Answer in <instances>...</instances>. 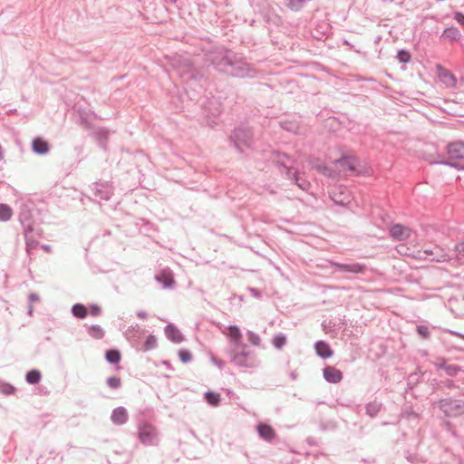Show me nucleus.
<instances>
[{"mask_svg":"<svg viewBox=\"0 0 464 464\" xmlns=\"http://www.w3.org/2000/svg\"><path fill=\"white\" fill-rule=\"evenodd\" d=\"M324 377L329 382L338 383L343 379V373L335 367L327 366L324 369Z\"/></svg>","mask_w":464,"mask_h":464,"instance_id":"6","label":"nucleus"},{"mask_svg":"<svg viewBox=\"0 0 464 464\" xmlns=\"http://www.w3.org/2000/svg\"><path fill=\"white\" fill-rule=\"evenodd\" d=\"M111 420L115 424L118 425L125 423L128 420L127 411L122 407L115 409L112 411Z\"/></svg>","mask_w":464,"mask_h":464,"instance_id":"11","label":"nucleus"},{"mask_svg":"<svg viewBox=\"0 0 464 464\" xmlns=\"http://www.w3.org/2000/svg\"><path fill=\"white\" fill-rule=\"evenodd\" d=\"M106 360L111 363H117L121 360V353L117 350H109L105 354Z\"/></svg>","mask_w":464,"mask_h":464,"instance_id":"20","label":"nucleus"},{"mask_svg":"<svg viewBox=\"0 0 464 464\" xmlns=\"http://www.w3.org/2000/svg\"><path fill=\"white\" fill-rule=\"evenodd\" d=\"M411 229L401 224L393 225L390 229L391 237L399 241L406 240L411 236Z\"/></svg>","mask_w":464,"mask_h":464,"instance_id":"4","label":"nucleus"},{"mask_svg":"<svg viewBox=\"0 0 464 464\" xmlns=\"http://www.w3.org/2000/svg\"><path fill=\"white\" fill-rule=\"evenodd\" d=\"M257 430L259 435L266 440H270L275 437V431L273 428L267 424H259Z\"/></svg>","mask_w":464,"mask_h":464,"instance_id":"16","label":"nucleus"},{"mask_svg":"<svg viewBox=\"0 0 464 464\" xmlns=\"http://www.w3.org/2000/svg\"><path fill=\"white\" fill-rule=\"evenodd\" d=\"M448 370L450 374H453L456 373L459 369L456 366H450Z\"/></svg>","mask_w":464,"mask_h":464,"instance_id":"32","label":"nucleus"},{"mask_svg":"<svg viewBox=\"0 0 464 464\" xmlns=\"http://www.w3.org/2000/svg\"><path fill=\"white\" fill-rule=\"evenodd\" d=\"M41 379V373L37 370H32L26 374V381L29 383H37Z\"/></svg>","mask_w":464,"mask_h":464,"instance_id":"22","label":"nucleus"},{"mask_svg":"<svg viewBox=\"0 0 464 464\" xmlns=\"http://www.w3.org/2000/svg\"><path fill=\"white\" fill-rule=\"evenodd\" d=\"M231 362L239 367H253L254 361L247 346L243 343L234 345L230 351Z\"/></svg>","mask_w":464,"mask_h":464,"instance_id":"1","label":"nucleus"},{"mask_svg":"<svg viewBox=\"0 0 464 464\" xmlns=\"http://www.w3.org/2000/svg\"><path fill=\"white\" fill-rule=\"evenodd\" d=\"M157 345V339L155 336L153 335H149L146 339V342H145V350H150V349H153L155 348Z\"/></svg>","mask_w":464,"mask_h":464,"instance_id":"24","label":"nucleus"},{"mask_svg":"<svg viewBox=\"0 0 464 464\" xmlns=\"http://www.w3.org/2000/svg\"><path fill=\"white\" fill-rule=\"evenodd\" d=\"M402 248H404V246H400L397 247V251L401 254L402 253Z\"/></svg>","mask_w":464,"mask_h":464,"instance_id":"33","label":"nucleus"},{"mask_svg":"<svg viewBox=\"0 0 464 464\" xmlns=\"http://www.w3.org/2000/svg\"><path fill=\"white\" fill-rule=\"evenodd\" d=\"M179 357L182 362H188L192 359V355L188 350H180L179 352Z\"/></svg>","mask_w":464,"mask_h":464,"instance_id":"25","label":"nucleus"},{"mask_svg":"<svg viewBox=\"0 0 464 464\" xmlns=\"http://www.w3.org/2000/svg\"><path fill=\"white\" fill-rule=\"evenodd\" d=\"M247 338H248V341L253 344V345H258L260 343V337L256 334L255 333L253 332H248L247 334Z\"/></svg>","mask_w":464,"mask_h":464,"instance_id":"28","label":"nucleus"},{"mask_svg":"<svg viewBox=\"0 0 464 464\" xmlns=\"http://www.w3.org/2000/svg\"><path fill=\"white\" fill-rule=\"evenodd\" d=\"M173 2H176L177 0H172Z\"/></svg>","mask_w":464,"mask_h":464,"instance_id":"34","label":"nucleus"},{"mask_svg":"<svg viewBox=\"0 0 464 464\" xmlns=\"http://www.w3.org/2000/svg\"><path fill=\"white\" fill-rule=\"evenodd\" d=\"M207 401L212 406H218L220 402V394L214 392H208L205 394Z\"/></svg>","mask_w":464,"mask_h":464,"instance_id":"18","label":"nucleus"},{"mask_svg":"<svg viewBox=\"0 0 464 464\" xmlns=\"http://www.w3.org/2000/svg\"><path fill=\"white\" fill-rule=\"evenodd\" d=\"M398 59L401 63H408L411 60V54L407 51H400L398 53Z\"/></svg>","mask_w":464,"mask_h":464,"instance_id":"29","label":"nucleus"},{"mask_svg":"<svg viewBox=\"0 0 464 464\" xmlns=\"http://www.w3.org/2000/svg\"><path fill=\"white\" fill-rule=\"evenodd\" d=\"M89 334L95 339H102L104 332L100 325H92L88 330Z\"/></svg>","mask_w":464,"mask_h":464,"instance_id":"21","label":"nucleus"},{"mask_svg":"<svg viewBox=\"0 0 464 464\" xmlns=\"http://www.w3.org/2000/svg\"><path fill=\"white\" fill-rule=\"evenodd\" d=\"M358 160L353 157H344L337 161L335 164L338 166L341 171H353L355 170Z\"/></svg>","mask_w":464,"mask_h":464,"instance_id":"7","label":"nucleus"},{"mask_svg":"<svg viewBox=\"0 0 464 464\" xmlns=\"http://www.w3.org/2000/svg\"><path fill=\"white\" fill-rule=\"evenodd\" d=\"M334 266L351 273H362L364 270V266L360 264H350V265H343V264H333Z\"/></svg>","mask_w":464,"mask_h":464,"instance_id":"15","label":"nucleus"},{"mask_svg":"<svg viewBox=\"0 0 464 464\" xmlns=\"http://www.w3.org/2000/svg\"><path fill=\"white\" fill-rule=\"evenodd\" d=\"M448 154L451 160H460L462 162H451L450 165L459 169H464V143L454 141L448 146Z\"/></svg>","mask_w":464,"mask_h":464,"instance_id":"3","label":"nucleus"},{"mask_svg":"<svg viewBox=\"0 0 464 464\" xmlns=\"http://www.w3.org/2000/svg\"><path fill=\"white\" fill-rule=\"evenodd\" d=\"M33 150L38 154H44L49 150V145L44 140L36 138L33 141Z\"/></svg>","mask_w":464,"mask_h":464,"instance_id":"14","label":"nucleus"},{"mask_svg":"<svg viewBox=\"0 0 464 464\" xmlns=\"http://www.w3.org/2000/svg\"><path fill=\"white\" fill-rule=\"evenodd\" d=\"M227 335L230 342L233 343V346L237 345L238 343H242V334L237 326L232 325L227 328Z\"/></svg>","mask_w":464,"mask_h":464,"instance_id":"12","label":"nucleus"},{"mask_svg":"<svg viewBox=\"0 0 464 464\" xmlns=\"http://www.w3.org/2000/svg\"><path fill=\"white\" fill-rule=\"evenodd\" d=\"M315 350H316L317 354L323 358H329L333 354V351L331 350L328 343H326L323 341H319L316 343Z\"/></svg>","mask_w":464,"mask_h":464,"instance_id":"13","label":"nucleus"},{"mask_svg":"<svg viewBox=\"0 0 464 464\" xmlns=\"http://www.w3.org/2000/svg\"><path fill=\"white\" fill-rule=\"evenodd\" d=\"M90 314L93 316H98L101 314V308L97 305H92L90 309Z\"/></svg>","mask_w":464,"mask_h":464,"instance_id":"31","label":"nucleus"},{"mask_svg":"<svg viewBox=\"0 0 464 464\" xmlns=\"http://www.w3.org/2000/svg\"><path fill=\"white\" fill-rule=\"evenodd\" d=\"M138 438L143 444L153 445L158 440V430L151 423L140 422L138 426Z\"/></svg>","mask_w":464,"mask_h":464,"instance_id":"2","label":"nucleus"},{"mask_svg":"<svg viewBox=\"0 0 464 464\" xmlns=\"http://www.w3.org/2000/svg\"><path fill=\"white\" fill-rule=\"evenodd\" d=\"M107 383L111 388L116 389L121 386V382L119 377L111 376V377L108 378Z\"/></svg>","mask_w":464,"mask_h":464,"instance_id":"26","label":"nucleus"},{"mask_svg":"<svg viewBox=\"0 0 464 464\" xmlns=\"http://www.w3.org/2000/svg\"><path fill=\"white\" fill-rule=\"evenodd\" d=\"M285 343L286 338L284 334H277L273 339V344L277 349H281Z\"/></svg>","mask_w":464,"mask_h":464,"instance_id":"23","label":"nucleus"},{"mask_svg":"<svg viewBox=\"0 0 464 464\" xmlns=\"http://www.w3.org/2000/svg\"><path fill=\"white\" fill-rule=\"evenodd\" d=\"M165 333L168 338L173 343H179L184 340L181 332L173 324L166 326Z\"/></svg>","mask_w":464,"mask_h":464,"instance_id":"8","label":"nucleus"},{"mask_svg":"<svg viewBox=\"0 0 464 464\" xmlns=\"http://www.w3.org/2000/svg\"><path fill=\"white\" fill-rule=\"evenodd\" d=\"M156 280L160 282L164 287H171L174 285V276L169 270L161 271L156 276Z\"/></svg>","mask_w":464,"mask_h":464,"instance_id":"10","label":"nucleus"},{"mask_svg":"<svg viewBox=\"0 0 464 464\" xmlns=\"http://www.w3.org/2000/svg\"><path fill=\"white\" fill-rule=\"evenodd\" d=\"M72 312L77 318H84L87 315V308L81 304H74L72 306Z\"/></svg>","mask_w":464,"mask_h":464,"instance_id":"17","label":"nucleus"},{"mask_svg":"<svg viewBox=\"0 0 464 464\" xmlns=\"http://www.w3.org/2000/svg\"><path fill=\"white\" fill-rule=\"evenodd\" d=\"M437 72L438 76L440 80V82L447 87V88H455L457 84V80L455 76L448 70H446L441 65H437Z\"/></svg>","mask_w":464,"mask_h":464,"instance_id":"5","label":"nucleus"},{"mask_svg":"<svg viewBox=\"0 0 464 464\" xmlns=\"http://www.w3.org/2000/svg\"><path fill=\"white\" fill-rule=\"evenodd\" d=\"M418 333L423 336V337H428L429 336V329L427 326H419L418 329H417Z\"/></svg>","mask_w":464,"mask_h":464,"instance_id":"30","label":"nucleus"},{"mask_svg":"<svg viewBox=\"0 0 464 464\" xmlns=\"http://www.w3.org/2000/svg\"><path fill=\"white\" fill-rule=\"evenodd\" d=\"M455 251L457 253V259L461 261L464 258V243L456 245Z\"/></svg>","mask_w":464,"mask_h":464,"instance_id":"27","label":"nucleus"},{"mask_svg":"<svg viewBox=\"0 0 464 464\" xmlns=\"http://www.w3.org/2000/svg\"><path fill=\"white\" fill-rule=\"evenodd\" d=\"M13 215L12 209L5 204H0V220L7 221Z\"/></svg>","mask_w":464,"mask_h":464,"instance_id":"19","label":"nucleus"},{"mask_svg":"<svg viewBox=\"0 0 464 464\" xmlns=\"http://www.w3.org/2000/svg\"><path fill=\"white\" fill-rule=\"evenodd\" d=\"M424 253L429 256L435 255L431 260L435 262H449L450 260L448 254H446L443 249L439 246L434 247L433 249H426Z\"/></svg>","mask_w":464,"mask_h":464,"instance_id":"9","label":"nucleus"}]
</instances>
